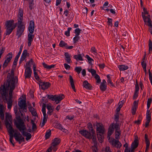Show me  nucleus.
Instances as JSON below:
<instances>
[{"label":"nucleus","mask_w":152,"mask_h":152,"mask_svg":"<svg viewBox=\"0 0 152 152\" xmlns=\"http://www.w3.org/2000/svg\"><path fill=\"white\" fill-rule=\"evenodd\" d=\"M87 128L88 129V131L86 129L80 130L79 132V133L87 139H92L93 142L95 143L96 141L95 131L91 122L88 123Z\"/></svg>","instance_id":"nucleus-1"},{"label":"nucleus","mask_w":152,"mask_h":152,"mask_svg":"<svg viewBox=\"0 0 152 152\" xmlns=\"http://www.w3.org/2000/svg\"><path fill=\"white\" fill-rule=\"evenodd\" d=\"M96 126L97 137L99 142H102L104 140V135L105 132V128L103 124L101 123H96Z\"/></svg>","instance_id":"nucleus-2"},{"label":"nucleus","mask_w":152,"mask_h":152,"mask_svg":"<svg viewBox=\"0 0 152 152\" xmlns=\"http://www.w3.org/2000/svg\"><path fill=\"white\" fill-rule=\"evenodd\" d=\"M17 121L14 122V124L16 128L20 132L26 131V128L23 120L21 118L20 115H18L16 118Z\"/></svg>","instance_id":"nucleus-3"},{"label":"nucleus","mask_w":152,"mask_h":152,"mask_svg":"<svg viewBox=\"0 0 152 152\" xmlns=\"http://www.w3.org/2000/svg\"><path fill=\"white\" fill-rule=\"evenodd\" d=\"M46 96L47 98L52 101H55L56 104H58L64 98L63 95L57 96L56 95H52L51 94H47Z\"/></svg>","instance_id":"nucleus-4"},{"label":"nucleus","mask_w":152,"mask_h":152,"mask_svg":"<svg viewBox=\"0 0 152 152\" xmlns=\"http://www.w3.org/2000/svg\"><path fill=\"white\" fill-rule=\"evenodd\" d=\"M25 29V25H17L16 35L18 36V38L20 37L23 34Z\"/></svg>","instance_id":"nucleus-5"},{"label":"nucleus","mask_w":152,"mask_h":152,"mask_svg":"<svg viewBox=\"0 0 152 152\" xmlns=\"http://www.w3.org/2000/svg\"><path fill=\"white\" fill-rule=\"evenodd\" d=\"M9 88H7V86H6L5 83H4L3 85L1 86V88L0 91L1 96L4 100H7V95L8 94L7 90L9 89Z\"/></svg>","instance_id":"nucleus-6"},{"label":"nucleus","mask_w":152,"mask_h":152,"mask_svg":"<svg viewBox=\"0 0 152 152\" xmlns=\"http://www.w3.org/2000/svg\"><path fill=\"white\" fill-rule=\"evenodd\" d=\"M8 74L10 75H8V78L7 80V81L5 83L6 86L7 88H10V86H12V85L15 86V79L14 78V77H12V75H10L9 73Z\"/></svg>","instance_id":"nucleus-7"},{"label":"nucleus","mask_w":152,"mask_h":152,"mask_svg":"<svg viewBox=\"0 0 152 152\" xmlns=\"http://www.w3.org/2000/svg\"><path fill=\"white\" fill-rule=\"evenodd\" d=\"M15 132L14 134V136L16 140L19 142V144H21V142H24V138L22 137L20 134L17 130H15Z\"/></svg>","instance_id":"nucleus-8"},{"label":"nucleus","mask_w":152,"mask_h":152,"mask_svg":"<svg viewBox=\"0 0 152 152\" xmlns=\"http://www.w3.org/2000/svg\"><path fill=\"white\" fill-rule=\"evenodd\" d=\"M14 22V20H7L6 21L5 24L6 31L4 35H5V36L10 35V32H9V29H10L12 26L13 25Z\"/></svg>","instance_id":"nucleus-9"},{"label":"nucleus","mask_w":152,"mask_h":152,"mask_svg":"<svg viewBox=\"0 0 152 152\" xmlns=\"http://www.w3.org/2000/svg\"><path fill=\"white\" fill-rule=\"evenodd\" d=\"M5 124L6 128L8 130V132L9 133L10 135H13V133L15 132V130H14L12 125L9 123V121L6 120L5 122Z\"/></svg>","instance_id":"nucleus-10"},{"label":"nucleus","mask_w":152,"mask_h":152,"mask_svg":"<svg viewBox=\"0 0 152 152\" xmlns=\"http://www.w3.org/2000/svg\"><path fill=\"white\" fill-rule=\"evenodd\" d=\"M18 106L20 107V109H23V111L26 112L27 109V105L26 103V98L25 97L24 100L21 99L20 101L18 102Z\"/></svg>","instance_id":"nucleus-11"},{"label":"nucleus","mask_w":152,"mask_h":152,"mask_svg":"<svg viewBox=\"0 0 152 152\" xmlns=\"http://www.w3.org/2000/svg\"><path fill=\"white\" fill-rule=\"evenodd\" d=\"M39 88L43 90H45L49 88L51 85V84L49 82H43L42 80L38 83Z\"/></svg>","instance_id":"nucleus-12"},{"label":"nucleus","mask_w":152,"mask_h":152,"mask_svg":"<svg viewBox=\"0 0 152 152\" xmlns=\"http://www.w3.org/2000/svg\"><path fill=\"white\" fill-rule=\"evenodd\" d=\"M151 114L150 110H147L146 113V120L145 123V127H147L151 120Z\"/></svg>","instance_id":"nucleus-13"},{"label":"nucleus","mask_w":152,"mask_h":152,"mask_svg":"<svg viewBox=\"0 0 152 152\" xmlns=\"http://www.w3.org/2000/svg\"><path fill=\"white\" fill-rule=\"evenodd\" d=\"M28 29L30 34H33L34 29V20H31L29 22Z\"/></svg>","instance_id":"nucleus-14"},{"label":"nucleus","mask_w":152,"mask_h":152,"mask_svg":"<svg viewBox=\"0 0 152 152\" xmlns=\"http://www.w3.org/2000/svg\"><path fill=\"white\" fill-rule=\"evenodd\" d=\"M59 46L60 47L62 48L64 47L66 49H72L73 48V46H68L67 44L63 40L60 41L59 44Z\"/></svg>","instance_id":"nucleus-15"},{"label":"nucleus","mask_w":152,"mask_h":152,"mask_svg":"<svg viewBox=\"0 0 152 152\" xmlns=\"http://www.w3.org/2000/svg\"><path fill=\"white\" fill-rule=\"evenodd\" d=\"M33 71L34 75V77L35 78V79L38 81L39 83L41 82L42 80L39 78L38 74L37 72H36V65L35 63H34L33 64Z\"/></svg>","instance_id":"nucleus-16"},{"label":"nucleus","mask_w":152,"mask_h":152,"mask_svg":"<svg viewBox=\"0 0 152 152\" xmlns=\"http://www.w3.org/2000/svg\"><path fill=\"white\" fill-rule=\"evenodd\" d=\"M145 141L146 144L145 152H147L148 151L149 148L150 142L148 138V135L146 134L145 135Z\"/></svg>","instance_id":"nucleus-17"},{"label":"nucleus","mask_w":152,"mask_h":152,"mask_svg":"<svg viewBox=\"0 0 152 152\" xmlns=\"http://www.w3.org/2000/svg\"><path fill=\"white\" fill-rule=\"evenodd\" d=\"M32 34H30L29 33L28 35V46L29 47L31 45V43L33 41L34 35Z\"/></svg>","instance_id":"nucleus-18"},{"label":"nucleus","mask_w":152,"mask_h":152,"mask_svg":"<svg viewBox=\"0 0 152 152\" xmlns=\"http://www.w3.org/2000/svg\"><path fill=\"white\" fill-rule=\"evenodd\" d=\"M139 145V140L137 136L135 137L134 141L132 142L131 145V148H133L135 149Z\"/></svg>","instance_id":"nucleus-19"},{"label":"nucleus","mask_w":152,"mask_h":152,"mask_svg":"<svg viewBox=\"0 0 152 152\" xmlns=\"http://www.w3.org/2000/svg\"><path fill=\"white\" fill-rule=\"evenodd\" d=\"M51 145L52 146H56L58 145L61 142V140L58 137L55 138L53 140Z\"/></svg>","instance_id":"nucleus-20"},{"label":"nucleus","mask_w":152,"mask_h":152,"mask_svg":"<svg viewBox=\"0 0 152 152\" xmlns=\"http://www.w3.org/2000/svg\"><path fill=\"white\" fill-rule=\"evenodd\" d=\"M9 92V97L8 100H10L12 101V99L13 97L12 95V92L15 89V86L12 85V86H10V87Z\"/></svg>","instance_id":"nucleus-21"},{"label":"nucleus","mask_w":152,"mask_h":152,"mask_svg":"<svg viewBox=\"0 0 152 152\" xmlns=\"http://www.w3.org/2000/svg\"><path fill=\"white\" fill-rule=\"evenodd\" d=\"M64 55L65 57V59L66 62L69 64L72 63V61L71 59V55L68 52L65 53Z\"/></svg>","instance_id":"nucleus-22"},{"label":"nucleus","mask_w":152,"mask_h":152,"mask_svg":"<svg viewBox=\"0 0 152 152\" xmlns=\"http://www.w3.org/2000/svg\"><path fill=\"white\" fill-rule=\"evenodd\" d=\"M83 86L85 88L88 90H91L92 87L91 84L87 80H85L83 82Z\"/></svg>","instance_id":"nucleus-23"},{"label":"nucleus","mask_w":152,"mask_h":152,"mask_svg":"<svg viewBox=\"0 0 152 152\" xmlns=\"http://www.w3.org/2000/svg\"><path fill=\"white\" fill-rule=\"evenodd\" d=\"M69 79L70 81V84L71 85V87L75 92H76V89L75 88V86L74 83V80L72 76L71 75H69Z\"/></svg>","instance_id":"nucleus-24"},{"label":"nucleus","mask_w":152,"mask_h":152,"mask_svg":"<svg viewBox=\"0 0 152 152\" xmlns=\"http://www.w3.org/2000/svg\"><path fill=\"white\" fill-rule=\"evenodd\" d=\"M142 16L143 18V20L144 22L146 23L147 21H146V20L148 19V20H151V16L150 15H148L147 16H145L144 14V13L143 12H142Z\"/></svg>","instance_id":"nucleus-25"},{"label":"nucleus","mask_w":152,"mask_h":152,"mask_svg":"<svg viewBox=\"0 0 152 152\" xmlns=\"http://www.w3.org/2000/svg\"><path fill=\"white\" fill-rule=\"evenodd\" d=\"M47 108L48 110L47 113L50 115H51V113H52L53 110V108L49 104H48L47 105Z\"/></svg>","instance_id":"nucleus-26"},{"label":"nucleus","mask_w":152,"mask_h":152,"mask_svg":"<svg viewBox=\"0 0 152 152\" xmlns=\"http://www.w3.org/2000/svg\"><path fill=\"white\" fill-rule=\"evenodd\" d=\"M7 56H9L8 57H7L5 61V63H6V61H8V62H9L12 57V52L9 53L7 55Z\"/></svg>","instance_id":"nucleus-27"},{"label":"nucleus","mask_w":152,"mask_h":152,"mask_svg":"<svg viewBox=\"0 0 152 152\" xmlns=\"http://www.w3.org/2000/svg\"><path fill=\"white\" fill-rule=\"evenodd\" d=\"M118 68H119V70L120 71H124L127 69L129 67L128 66H125L124 65H120L118 66Z\"/></svg>","instance_id":"nucleus-28"},{"label":"nucleus","mask_w":152,"mask_h":152,"mask_svg":"<svg viewBox=\"0 0 152 152\" xmlns=\"http://www.w3.org/2000/svg\"><path fill=\"white\" fill-rule=\"evenodd\" d=\"M73 58L76 60L77 61L79 60L83 61V60L82 57L81 56L80 54L76 55L74 56Z\"/></svg>","instance_id":"nucleus-29"},{"label":"nucleus","mask_w":152,"mask_h":152,"mask_svg":"<svg viewBox=\"0 0 152 152\" xmlns=\"http://www.w3.org/2000/svg\"><path fill=\"white\" fill-rule=\"evenodd\" d=\"M3 106L2 105L0 106V116L2 120H4V113L2 109Z\"/></svg>","instance_id":"nucleus-30"},{"label":"nucleus","mask_w":152,"mask_h":152,"mask_svg":"<svg viewBox=\"0 0 152 152\" xmlns=\"http://www.w3.org/2000/svg\"><path fill=\"white\" fill-rule=\"evenodd\" d=\"M142 118V115H139L138 116L137 120L135 121V124H136L137 125L140 124H141Z\"/></svg>","instance_id":"nucleus-31"},{"label":"nucleus","mask_w":152,"mask_h":152,"mask_svg":"<svg viewBox=\"0 0 152 152\" xmlns=\"http://www.w3.org/2000/svg\"><path fill=\"white\" fill-rule=\"evenodd\" d=\"M17 25H24L23 23V17L18 16Z\"/></svg>","instance_id":"nucleus-32"},{"label":"nucleus","mask_w":152,"mask_h":152,"mask_svg":"<svg viewBox=\"0 0 152 152\" xmlns=\"http://www.w3.org/2000/svg\"><path fill=\"white\" fill-rule=\"evenodd\" d=\"M107 77L108 79L107 82L108 83H109L111 86L113 87H115V85L113 84V83L112 82V81L111 80V78L110 77V75H107Z\"/></svg>","instance_id":"nucleus-33"},{"label":"nucleus","mask_w":152,"mask_h":152,"mask_svg":"<svg viewBox=\"0 0 152 152\" xmlns=\"http://www.w3.org/2000/svg\"><path fill=\"white\" fill-rule=\"evenodd\" d=\"M51 130H48L46 133L45 135V139H47L49 138L51 135Z\"/></svg>","instance_id":"nucleus-34"},{"label":"nucleus","mask_w":152,"mask_h":152,"mask_svg":"<svg viewBox=\"0 0 152 152\" xmlns=\"http://www.w3.org/2000/svg\"><path fill=\"white\" fill-rule=\"evenodd\" d=\"M100 88L102 91H104L107 89V86L106 85H104L102 83H101L100 86Z\"/></svg>","instance_id":"nucleus-35"},{"label":"nucleus","mask_w":152,"mask_h":152,"mask_svg":"<svg viewBox=\"0 0 152 152\" xmlns=\"http://www.w3.org/2000/svg\"><path fill=\"white\" fill-rule=\"evenodd\" d=\"M95 79L96 80V83H101V80L98 74H96L94 76Z\"/></svg>","instance_id":"nucleus-36"},{"label":"nucleus","mask_w":152,"mask_h":152,"mask_svg":"<svg viewBox=\"0 0 152 152\" xmlns=\"http://www.w3.org/2000/svg\"><path fill=\"white\" fill-rule=\"evenodd\" d=\"M149 53H150V52L152 51V42L151 39L149 40Z\"/></svg>","instance_id":"nucleus-37"},{"label":"nucleus","mask_w":152,"mask_h":152,"mask_svg":"<svg viewBox=\"0 0 152 152\" xmlns=\"http://www.w3.org/2000/svg\"><path fill=\"white\" fill-rule=\"evenodd\" d=\"M88 72L91 73L92 75L93 76H95V75L97 74L96 70L94 69H88Z\"/></svg>","instance_id":"nucleus-38"},{"label":"nucleus","mask_w":152,"mask_h":152,"mask_svg":"<svg viewBox=\"0 0 152 152\" xmlns=\"http://www.w3.org/2000/svg\"><path fill=\"white\" fill-rule=\"evenodd\" d=\"M7 108L8 109H11L12 105V101L10 100H7Z\"/></svg>","instance_id":"nucleus-39"},{"label":"nucleus","mask_w":152,"mask_h":152,"mask_svg":"<svg viewBox=\"0 0 152 152\" xmlns=\"http://www.w3.org/2000/svg\"><path fill=\"white\" fill-rule=\"evenodd\" d=\"M23 11L20 8L19 10L18 16L19 17H23Z\"/></svg>","instance_id":"nucleus-40"},{"label":"nucleus","mask_w":152,"mask_h":152,"mask_svg":"<svg viewBox=\"0 0 152 152\" xmlns=\"http://www.w3.org/2000/svg\"><path fill=\"white\" fill-rule=\"evenodd\" d=\"M139 90V85L137 80H136V84L135 85V90L134 92H138Z\"/></svg>","instance_id":"nucleus-41"},{"label":"nucleus","mask_w":152,"mask_h":152,"mask_svg":"<svg viewBox=\"0 0 152 152\" xmlns=\"http://www.w3.org/2000/svg\"><path fill=\"white\" fill-rule=\"evenodd\" d=\"M85 57L88 61L89 64H91L92 61H94V60L91 58L88 55H86L85 56Z\"/></svg>","instance_id":"nucleus-42"},{"label":"nucleus","mask_w":152,"mask_h":152,"mask_svg":"<svg viewBox=\"0 0 152 152\" xmlns=\"http://www.w3.org/2000/svg\"><path fill=\"white\" fill-rule=\"evenodd\" d=\"M72 29V28L69 27L67 29V30L66 31L65 33V34L66 37H69L70 36V31Z\"/></svg>","instance_id":"nucleus-43"},{"label":"nucleus","mask_w":152,"mask_h":152,"mask_svg":"<svg viewBox=\"0 0 152 152\" xmlns=\"http://www.w3.org/2000/svg\"><path fill=\"white\" fill-rule=\"evenodd\" d=\"M152 102V98H150L148 99L147 102V107L148 109H149L150 107V105Z\"/></svg>","instance_id":"nucleus-44"},{"label":"nucleus","mask_w":152,"mask_h":152,"mask_svg":"<svg viewBox=\"0 0 152 152\" xmlns=\"http://www.w3.org/2000/svg\"><path fill=\"white\" fill-rule=\"evenodd\" d=\"M81 31V29H80L79 28H76L75 30V33L76 34L75 35L79 36L80 34Z\"/></svg>","instance_id":"nucleus-45"},{"label":"nucleus","mask_w":152,"mask_h":152,"mask_svg":"<svg viewBox=\"0 0 152 152\" xmlns=\"http://www.w3.org/2000/svg\"><path fill=\"white\" fill-rule=\"evenodd\" d=\"M82 68L81 67H76L75 68V70L78 74L80 73V72L82 70Z\"/></svg>","instance_id":"nucleus-46"},{"label":"nucleus","mask_w":152,"mask_h":152,"mask_svg":"<svg viewBox=\"0 0 152 152\" xmlns=\"http://www.w3.org/2000/svg\"><path fill=\"white\" fill-rule=\"evenodd\" d=\"M17 25V23H15L14 25L13 26L12 25V27L10 29H9V32H10V35L12 33L13 30L16 27Z\"/></svg>","instance_id":"nucleus-47"},{"label":"nucleus","mask_w":152,"mask_h":152,"mask_svg":"<svg viewBox=\"0 0 152 152\" xmlns=\"http://www.w3.org/2000/svg\"><path fill=\"white\" fill-rule=\"evenodd\" d=\"M80 38V37L79 36L75 35V36L73 38V42L74 43H76L78 41L79 39Z\"/></svg>","instance_id":"nucleus-48"},{"label":"nucleus","mask_w":152,"mask_h":152,"mask_svg":"<svg viewBox=\"0 0 152 152\" xmlns=\"http://www.w3.org/2000/svg\"><path fill=\"white\" fill-rule=\"evenodd\" d=\"M29 55V54L27 52V50L26 49H25L23 51L22 56H23L25 58H26L27 55L28 56Z\"/></svg>","instance_id":"nucleus-49"},{"label":"nucleus","mask_w":152,"mask_h":152,"mask_svg":"<svg viewBox=\"0 0 152 152\" xmlns=\"http://www.w3.org/2000/svg\"><path fill=\"white\" fill-rule=\"evenodd\" d=\"M34 0H30L29 1V8L30 10H32L33 8Z\"/></svg>","instance_id":"nucleus-50"},{"label":"nucleus","mask_w":152,"mask_h":152,"mask_svg":"<svg viewBox=\"0 0 152 152\" xmlns=\"http://www.w3.org/2000/svg\"><path fill=\"white\" fill-rule=\"evenodd\" d=\"M31 73L25 72V79L30 78L31 77Z\"/></svg>","instance_id":"nucleus-51"},{"label":"nucleus","mask_w":152,"mask_h":152,"mask_svg":"<svg viewBox=\"0 0 152 152\" xmlns=\"http://www.w3.org/2000/svg\"><path fill=\"white\" fill-rule=\"evenodd\" d=\"M107 19L108 20L107 21L108 25L109 26H110L111 27H112L113 26L112 19L109 18H107Z\"/></svg>","instance_id":"nucleus-52"},{"label":"nucleus","mask_w":152,"mask_h":152,"mask_svg":"<svg viewBox=\"0 0 152 152\" xmlns=\"http://www.w3.org/2000/svg\"><path fill=\"white\" fill-rule=\"evenodd\" d=\"M9 140L10 142L12 144L13 146H15V144L13 142L14 141L13 139V135H10Z\"/></svg>","instance_id":"nucleus-53"},{"label":"nucleus","mask_w":152,"mask_h":152,"mask_svg":"<svg viewBox=\"0 0 152 152\" xmlns=\"http://www.w3.org/2000/svg\"><path fill=\"white\" fill-rule=\"evenodd\" d=\"M25 72L32 73V72L31 69V67L30 66L26 67Z\"/></svg>","instance_id":"nucleus-54"},{"label":"nucleus","mask_w":152,"mask_h":152,"mask_svg":"<svg viewBox=\"0 0 152 152\" xmlns=\"http://www.w3.org/2000/svg\"><path fill=\"white\" fill-rule=\"evenodd\" d=\"M6 118L7 119H8L9 121H10L11 120H12V116L11 115L7 113H6Z\"/></svg>","instance_id":"nucleus-55"},{"label":"nucleus","mask_w":152,"mask_h":152,"mask_svg":"<svg viewBox=\"0 0 152 152\" xmlns=\"http://www.w3.org/2000/svg\"><path fill=\"white\" fill-rule=\"evenodd\" d=\"M108 129L114 131L115 129V124L112 123L110 124Z\"/></svg>","instance_id":"nucleus-56"},{"label":"nucleus","mask_w":152,"mask_h":152,"mask_svg":"<svg viewBox=\"0 0 152 152\" xmlns=\"http://www.w3.org/2000/svg\"><path fill=\"white\" fill-rule=\"evenodd\" d=\"M46 107V105L45 104L43 103L42 105V112L43 114L46 113V109L45 107Z\"/></svg>","instance_id":"nucleus-57"},{"label":"nucleus","mask_w":152,"mask_h":152,"mask_svg":"<svg viewBox=\"0 0 152 152\" xmlns=\"http://www.w3.org/2000/svg\"><path fill=\"white\" fill-rule=\"evenodd\" d=\"M110 143L113 145L115 146V144H117V143H118V142L117 141V140L114 139L111 141H110Z\"/></svg>","instance_id":"nucleus-58"},{"label":"nucleus","mask_w":152,"mask_h":152,"mask_svg":"<svg viewBox=\"0 0 152 152\" xmlns=\"http://www.w3.org/2000/svg\"><path fill=\"white\" fill-rule=\"evenodd\" d=\"M30 63H32V64L33 65V64L34 63L32 58H31L30 60H29L28 62H27L26 64V65L27 67L30 66H31L30 65Z\"/></svg>","instance_id":"nucleus-59"},{"label":"nucleus","mask_w":152,"mask_h":152,"mask_svg":"<svg viewBox=\"0 0 152 152\" xmlns=\"http://www.w3.org/2000/svg\"><path fill=\"white\" fill-rule=\"evenodd\" d=\"M115 129L116 131L118 130H120V128L118 124L116 123L115 124Z\"/></svg>","instance_id":"nucleus-60"},{"label":"nucleus","mask_w":152,"mask_h":152,"mask_svg":"<svg viewBox=\"0 0 152 152\" xmlns=\"http://www.w3.org/2000/svg\"><path fill=\"white\" fill-rule=\"evenodd\" d=\"M119 114L118 113L115 115V120L116 122H118L119 121Z\"/></svg>","instance_id":"nucleus-61"},{"label":"nucleus","mask_w":152,"mask_h":152,"mask_svg":"<svg viewBox=\"0 0 152 152\" xmlns=\"http://www.w3.org/2000/svg\"><path fill=\"white\" fill-rule=\"evenodd\" d=\"M37 129V126L36 124L32 125V129L33 132H35Z\"/></svg>","instance_id":"nucleus-62"},{"label":"nucleus","mask_w":152,"mask_h":152,"mask_svg":"<svg viewBox=\"0 0 152 152\" xmlns=\"http://www.w3.org/2000/svg\"><path fill=\"white\" fill-rule=\"evenodd\" d=\"M141 65L143 68L146 67L147 64L146 63L145 61H142L141 63Z\"/></svg>","instance_id":"nucleus-63"},{"label":"nucleus","mask_w":152,"mask_h":152,"mask_svg":"<svg viewBox=\"0 0 152 152\" xmlns=\"http://www.w3.org/2000/svg\"><path fill=\"white\" fill-rule=\"evenodd\" d=\"M149 78L150 81H152V74L150 72V69L148 70Z\"/></svg>","instance_id":"nucleus-64"}]
</instances>
